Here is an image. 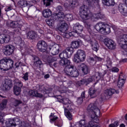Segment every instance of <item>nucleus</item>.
<instances>
[{
    "instance_id": "f257e3e1",
    "label": "nucleus",
    "mask_w": 127,
    "mask_h": 127,
    "mask_svg": "<svg viewBox=\"0 0 127 127\" xmlns=\"http://www.w3.org/2000/svg\"><path fill=\"white\" fill-rule=\"evenodd\" d=\"M79 15L87 28H90L91 26V23L87 21L88 19H91L92 21H97V20L99 18H104L105 17V15L101 12L96 14L92 13L85 5H83L80 7Z\"/></svg>"
},
{
    "instance_id": "f03ea898",
    "label": "nucleus",
    "mask_w": 127,
    "mask_h": 127,
    "mask_svg": "<svg viewBox=\"0 0 127 127\" xmlns=\"http://www.w3.org/2000/svg\"><path fill=\"white\" fill-rule=\"evenodd\" d=\"M112 28L114 30L115 34L118 37V42L124 52V55L127 56V34L122 35V29L118 28L116 25L112 26Z\"/></svg>"
},
{
    "instance_id": "7ed1b4c3",
    "label": "nucleus",
    "mask_w": 127,
    "mask_h": 127,
    "mask_svg": "<svg viewBox=\"0 0 127 127\" xmlns=\"http://www.w3.org/2000/svg\"><path fill=\"white\" fill-rule=\"evenodd\" d=\"M101 78H103L102 73L99 72H95V75L92 76L88 79H81V80L77 81V85H78V86H82V85H84V84L88 85V84H90L91 82H93V81L98 82V81H99Z\"/></svg>"
},
{
    "instance_id": "20e7f679",
    "label": "nucleus",
    "mask_w": 127,
    "mask_h": 127,
    "mask_svg": "<svg viewBox=\"0 0 127 127\" xmlns=\"http://www.w3.org/2000/svg\"><path fill=\"white\" fill-rule=\"evenodd\" d=\"M16 44L19 45L22 55L25 56L28 55V54H30L32 52L31 49L25 47L26 45L24 44V41H22L21 38L18 37L16 39Z\"/></svg>"
},
{
    "instance_id": "39448f33",
    "label": "nucleus",
    "mask_w": 127,
    "mask_h": 127,
    "mask_svg": "<svg viewBox=\"0 0 127 127\" xmlns=\"http://www.w3.org/2000/svg\"><path fill=\"white\" fill-rule=\"evenodd\" d=\"M95 29L105 35L111 33V27L103 22L97 23L95 25Z\"/></svg>"
},
{
    "instance_id": "423d86ee",
    "label": "nucleus",
    "mask_w": 127,
    "mask_h": 127,
    "mask_svg": "<svg viewBox=\"0 0 127 127\" xmlns=\"http://www.w3.org/2000/svg\"><path fill=\"white\" fill-rule=\"evenodd\" d=\"M87 111L92 114V115H91V118L93 119V120H94V119H96L97 122L99 121L98 117H100L101 111L94 104H90L87 107Z\"/></svg>"
},
{
    "instance_id": "0eeeda50",
    "label": "nucleus",
    "mask_w": 127,
    "mask_h": 127,
    "mask_svg": "<svg viewBox=\"0 0 127 127\" xmlns=\"http://www.w3.org/2000/svg\"><path fill=\"white\" fill-rule=\"evenodd\" d=\"M38 91H36V90H31L29 91V95H30V96L36 97L37 98H42V97H43V94H42L45 95L47 89L45 88L44 85H39ZM38 92H41V93Z\"/></svg>"
},
{
    "instance_id": "6e6552de",
    "label": "nucleus",
    "mask_w": 127,
    "mask_h": 127,
    "mask_svg": "<svg viewBox=\"0 0 127 127\" xmlns=\"http://www.w3.org/2000/svg\"><path fill=\"white\" fill-rule=\"evenodd\" d=\"M86 59V53L82 50H78L76 53L74 55L73 59V62L75 63H80V62H84Z\"/></svg>"
},
{
    "instance_id": "1a4fd4ad",
    "label": "nucleus",
    "mask_w": 127,
    "mask_h": 127,
    "mask_svg": "<svg viewBox=\"0 0 127 127\" xmlns=\"http://www.w3.org/2000/svg\"><path fill=\"white\" fill-rule=\"evenodd\" d=\"M9 127H27V125L25 124V122H21L19 119L15 118L13 119H10L8 120Z\"/></svg>"
},
{
    "instance_id": "9d476101",
    "label": "nucleus",
    "mask_w": 127,
    "mask_h": 127,
    "mask_svg": "<svg viewBox=\"0 0 127 127\" xmlns=\"http://www.w3.org/2000/svg\"><path fill=\"white\" fill-rule=\"evenodd\" d=\"M64 72L68 76L74 77V78H76L79 76V71L73 65H70V67H65Z\"/></svg>"
},
{
    "instance_id": "9b49d317",
    "label": "nucleus",
    "mask_w": 127,
    "mask_h": 127,
    "mask_svg": "<svg viewBox=\"0 0 127 127\" xmlns=\"http://www.w3.org/2000/svg\"><path fill=\"white\" fill-rule=\"evenodd\" d=\"M14 86L13 87L14 94L16 96H19L20 92H21V87L23 86L22 82L18 79H16L14 80Z\"/></svg>"
},
{
    "instance_id": "f8f14e48",
    "label": "nucleus",
    "mask_w": 127,
    "mask_h": 127,
    "mask_svg": "<svg viewBox=\"0 0 127 127\" xmlns=\"http://www.w3.org/2000/svg\"><path fill=\"white\" fill-rule=\"evenodd\" d=\"M85 40L91 44L92 49L94 50V51H96L97 52V51L99 50L100 46L99 45L98 42H97V41H96L95 39H91V38H90V36H86L85 37Z\"/></svg>"
},
{
    "instance_id": "ddd939ff",
    "label": "nucleus",
    "mask_w": 127,
    "mask_h": 127,
    "mask_svg": "<svg viewBox=\"0 0 127 127\" xmlns=\"http://www.w3.org/2000/svg\"><path fill=\"white\" fill-rule=\"evenodd\" d=\"M74 53V50L72 48H66L65 50L60 54L59 57L61 59H66V58H70L71 55Z\"/></svg>"
},
{
    "instance_id": "4468645a",
    "label": "nucleus",
    "mask_w": 127,
    "mask_h": 127,
    "mask_svg": "<svg viewBox=\"0 0 127 127\" xmlns=\"http://www.w3.org/2000/svg\"><path fill=\"white\" fill-rule=\"evenodd\" d=\"M64 115L69 121H72L73 116L70 112H72L73 108L71 107L70 104H64Z\"/></svg>"
},
{
    "instance_id": "2eb2a0df",
    "label": "nucleus",
    "mask_w": 127,
    "mask_h": 127,
    "mask_svg": "<svg viewBox=\"0 0 127 127\" xmlns=\"http://www.w3.org/2000/svg\"><path fill=\"white\" fill-rule=\"evenodd\" d=\"M6 104H7V100H6V99L3 100L1 104H0V123L1 124H3V123H4L3 117L5 116L4 113L1 111H2L3 109H5L6 107Z\"/></svg>"
},
{
    "instance_id": "dca6fc26",
    "label": "nucleus",
    "mask_w": 127,
    "mask_h": 127,
    "mask_svg": "<svg viewBox=\"0 0 127 127\" xmlns=\"http://www.w3.org/2000/svg\"><path fill=\"white\" fill-rule=\"evenodd\" d=\"M10 26L12 28L15 29L14 31H15L16 33L20 34L21 32V27H22V25L20 24V22L12 21L10 23Z\"/></svg>"
},
{
    "instance_id": "f3484780",
    "label": "nucleus",
    "mask_w": 127,
    "mask_h": 127,
    "mask_svg": "<svg viewBox=\"0 0 127 127\" xmlns=\"http://www.w3.org/2000/svg\"><path fill=\"white\" fill-rule=\"evenodd\" d=\"M11 87H12V81L6 79L2 83V85L1 86V89L2 91H8V90H10Z\"/></svg>"
},
{
    "instance_id": "a211bd4d",
    "label": "nucleus",
    "mask_w": 127,
    "mask_h": 127,
    "mask_svg": "<svg viewBox=\"0 0 127 127\" xmlns=\"http://www.w3.org/2000/svg\"><path fill=\"white\" fill-rule=\"evenodd\" d=\"M14 51V46L11 45L5 46L3 50V52L6 56H9V55H11V54L13 53Z\"/></svg>"
},
{
    "instance_id": "6ab92c4d",
    "label": "nucleus",
    "mask_w": 127,
    "mask_h": 127,
    "mask_svg": "<svg viewBox=\"0 0 127 127\" xmlns=\"http://www.w3.org/2000/svg\"><path fill=\"white\" fill-rule=\"evenodd\" d=\"M37 48L41 52H45L47 50H48L47 48V44L44 41H40L38 42L37 45Z\"/></svg>"
},
{
    "instance_id": "aec40b11",
    "label": "nucleus",
    "mask_w": 127,
    "mask_h": 127,
    "mask_svg": "<svg viewBox=\"0 0 127 127\" xmlns=\"http://www.w3.org/2000/svg\"><path fill=\"white\" fill-rule=\"evenodd\" d=\"M104 43L109 49H116V43L111 39L106 38L104 40Z\"/></svg>"
},
{
    "instance_id": "412c9836",
    "label": "nucleus",
    "mask_w": 127,
    "mask_h": 127,
    "mask_svg": "<svg viewBox=\"0 0 127 127\" xmlns=\"http://www.w3.org/2000/svg\"><path fill=\"white\" fill-rule=\"evenodd\" d=\"M119 93H120L119 90L110 88L104 91V97H111V96H113L114 94H119Z\"/></svg>"
},
{
    "instance_id": "4be33fe9",
    "label": "nucleus",
    "mask_w": 127,
    "mask_h": 127,
    "mask_svg": "<svg viewBox=\"0 0 127 127\" xmlns=\"http://www.w3.org/2000/svg\"><path fill=\"white\" fill-rule=\"evenodd\" d=\"M86 2L88 3L89 6L97 7L100 10V0H86Z\"/></svg>"
},
{
    "instance_id": "5701e85b",
    "label": "nucleus",
    "mask_w": 127,
    "mask_h": 127,
    "mask_svg": "<svg viewBox=\"0 0 127 127\" xmlns=\"http://www.w3.org/2000/svg\"><path fill=\"white\" fill-rule=\"evenodd\" d=\"M49 50L51 51L52 55H57L59 53V46L57 44L54 45L48 48V51Z\"/></svg>"
},
{
    "instance_id": "b1692460",
    "label": "nucleus",
    "mask_w": 127,
    "mask_h": 127,
    "mask_svg": "<svg viewBox=\"0 0 127 127\" xmlns=\"http://www.w3.org/2000/svg\"><path fill=\"white\" fill-rule=\"evenodd\" d=\"M84 29V27L83 26L79 24H76L74 25L73 26V32L74 33H75L76 34H80L83 31V29Z\"/></svg>"
},
{
    "instance_id": "393cba45",
    "label": "nucleus",
    "mask_w": 127,
    "mask_h": 127,
    "mask_svg": "<svg viewBox=\"0 0 127 127\" xmlns=\"http://www.w3.org/2000/svg\"><path fill=\"white\" fill-rule=\"evenodd\" d=\"M60 64L65 68H70V66L71 65H70L71 62L67 59H62L61 61H60Z\"/></svg>"
},
{
    "instance_id": "a878e982",
    "label": "nucleus",
    "mask_w": 127,
    "mask_h": 127,
    "mask_svg": "<svg viewBox=\"0 0 127 127\" xmlns=\"http://www.w3.org/2000/svg\"><path fill=\"white\" fill-rule=\"evenodd\" d=\"M126 83V77L124 76V74H120L117 86L119 88H122Z\"/></svg>"
},
{
    "instance_id": "bb28decb",
    "label": "nucleus",
    "mask_w": 127,
    "mask_h": 127,
    "mask_svg": "<svg viewBox=\"0 0 127 127\" xmlns=\"http://www.w3.org/2000/svg\"><path fill=\"white\" fill-rule=\"evenodd\" d=\"M118 8L120 12L124 15L127 16V7H126L125 4L121 3L118 6Z\"/></svg>"
},
{
    "instance_id": "cd10ccee",
    "label": "nucleus",
    "mask_w": 127,
    "mask_h": 127,
    "mask_svg": "<svg viewBox=\"0 0 127 127\" xmlns=\"http://www.w3.org/2000/svg\"><path fill=\"white\" fill-rule=\"evenodd\" d=\"M6 58H4L0 60V69L1 71H6Z\"/></svg>"
},
{
    "instance_id": "c85d7f7f",
    "label": "nucleus",
    "mask_w": 127,
    "mask_h": 127,
    "mask_svg": "<svg viewBox=\"0 0 127 127\" xmlns=\"http://www.w3.org/2000/svg\"><path fill=\"white\" fill-rule=\"evenodd\" d=\"M78 4V1L77 0H68L64 3L65 7H68V6H75Z\"/></svg>"
},
{
    "instance_id": "c756f323",
    "label": "nucleus",
    "mask_w": 127,
    "mask_h": 127,
    "mask_svg": "<svg viewBox=\"0 0 127 127\" xmlns=\"http://www.w3.org/2000/svg\"><path fill=\"white\" fill-rule=\"evenodd\" d=\"M102 2L106 6H115L116 4L115 0H102Z\"/></svg>"
},
{
    "instance_id": "7c9ffc66",
    "label": "nucleus",
    "mask_w": 127,
    "mask_h": 127,
    "mask_svg": "<svg viewBox=\"0 0 127 127\" xmlns=\"http://www.w3.org/2000/svg\"><path fill=\"white\" fill-rule=\"evenodd\" d=\"M59 30L62 32H66V30H68V25L67 23L64 22L61 24V25L58 27Z\"/></svg>"
},
{
    "instance_id": "2f4dec72",
    "label": "nucleus",
    "mask_w": 127,
    "mask_h": 127,
    "mask_svg": "<svg viewBox=\"0 0 127 127\" xmlns=\"http://www.w3.org/2000/svg\"><path fill=\"white\" fill-rule=\"evenodd\" d=\"M42 14L44 17L47 18L48 17H50V16L52 15V11L50 9H45L43 10Z\"/></svg>"
},
{
    "instance_id": "473e14b6",
    "label": "nucleus",
    "mask_w": 127,
    "mask_h": 127,
    "mask_svg": "<svg viewBox=\"0 0 127 127\" xmlns=\"http://www.w3.org/2000/svg\"><path fill=\"white\" fill-rule=\"evenodd\" d=\"M17 4L19 7L23 8L26 6H29V2L25 0H20L17 2Z\"/></svg>"
},
{
    "instance_id": "72a5a7b5",
    "label": "nucleus",
    "mask_w": 127,
    "mask_h": 127,
    "mask_svg": "<svg viewBox=\"0 0 127 127\" xmlns=\"http://www.w3.org/2000/svg\"><path fill=\"white\" fill-rule=\"evenodd\" d=\"M6 65H7V67H6V71H7V70H9L10 68H12L13 66V61L11 59H6Z\"/></svg>"
},
{
    "instance_id": "f704fd0d",
    "label": "nucleus",
    "mask_w": 127,
    "mask_h": 127,
    "mask_svg": "<svg viewBox=\"0 0 127 127\" xmlns=\"http://www.w3.org/2000/svg\"><path fill=\"white\" fill-rule=\"evenodd\" d=\"M36 37H37V34L33 31H31L27 34V38H28V39L33 40L35 39Z\"/></svg>"
},
{
    "instance_id": "c9c22d12",
    "label": "nucleus",
    "mask_w": 127,
    "mask_h": 127,
    "mask_svg": "<svg viewBox=\"0 0 127 127\" xmlns=\"http://www.w3.org/2000/svg\"><path fill=\"white\" fill-rule=\"evenodd\" d=\"M81 68V70L84 75H87V74H88V73L90 72V69H89V67H88V66H87L86 64H82Z\"/></svg>"
},
{
    "instance_id": "e433bc0d",
    "label": "nucleus",
    "mask_w": 127,
    "mask_h": 127,
    "mask_svg": "<svg viewBox=\"0 0 127 127\" xmlns=\"http://www.w3.org/2000/svg\"><path fill=\"white\" fill-rule=\"evenodd\" d=\"M71 47L67 48H72V49L74 48L75 49H77V48L80 47V42L78 41H73L71 42Z\"/></svg>"
},
{
    "instance_id": "4c0bfd02",
    "label": "nucleus",
    "mask_w": 127,
    "mask_h": 127,
    "mask_svg": "<svg viewBox=\"0 0 127 127\" xmlns=\"http://www.w3.org/2000/svg\"><path fill=\"white\" fill-rule=\"evenodd\" d=\"M63 33V37L65 38H70L71 36H74L75 37H77V36H76V35L74 33L73 31L71 32H69V33H66V32H64Z\"/></svg>"
},
{
    "instance_id": "58836bf2",
    "label": "nucleus",
    "mask_w": 127,
    "mask_h": 127,
    "mask_svg": "<svg viewBox=\"0 0 127 127\" xmlns=\"http://www.w3.org/2000/svg\"><path fill=\"white\" fill-rule=\"evenodd\" d=\"M34 60L35 61L34 62V65H35V66H40V65H42V62L41 61H40V60L39 59V58H38V57H35L34 58Z\"/></svg>"
},
{
    "instance_id": "ea45409f",
    "label": "nucleus",
    "mask_w": 127,
    "mask_h": 127,
    "mask_svg": "<svg viewBox=\"0 0 127 127\" xmlns=\"http://www.w3.org/2000/svg\"><path fill=\"white\" fill-rule=\"evenodd\" d=\"M50 119V123L52 124L56 122V120L58 119V117L55 116L53 113H51L49 117Z\"/></svg>"
},
{
    "instance_id": "a19ab883",
    "label": "nucleus",
    "mask_w": 127,
    "mask_h": 127,
    "mask_svg": "<svg viewBox=\"0 0 127 127\" xmlns=\"http://www.w3.org/2000/svg\"><path fill=\"white\" fill-rule=\"evenodd\" d=\"M54 21H55V20L53 17H51L50 19L48 20L46 22L49 26H54Z\"/></svg>"
},
{
    "instance_id": "79ce46f5",
    "label": "nucleus",
    "mask_w": 127,
    "mask_h": 127,
    "mask_svg": "<svg viewBox=\"0 0 127 127\" xmlns=\"http://www.w3.org/2000/svg\"><path fill=\"white\" fill-rule=\"evenodd\" d=\"M64 19L67 21H71V20H73V15L71 14H66L64 15Z\"/></svg>"
},
{
    "instance_id": "37998d69",
    "label": "nucleus",
    "mask_w": 127,
    "mask_h": 127,
    "mask_svg": "<svg viewBox=\"0 0 127 127\" xmlns=\"http://www.w3.org/2000/svg\"><path fill=\"white\" fill-rule=\"evenodd\" d=\"M95 60H96V61H99V60H100V58L98 57H94V58L89 57L88 59V61L90 63L94 62V63H96V62H95Z\"/></svg>"
},
{
    "instance_id": "c03bdc74",
    "label": "nucleus",
    "mask_w": 127,
    "mask_h": 127,
    "mask_svg": "<svg viewBox=\"0 0 127 127\" xmlns=\"http://www.w3.org/2000/svg\"><path fill=\"white\" fill-rule=\"evenodd\" d=\"M10 41V36L4 34V43H8Z\"/></svg>"
},
{
    "instance_id": "a18cd8bd",
    "label": "nucleus",
    "mask_w": 127,
    "mask_h": 127,
    "mask_svg": "<svg viewBox=\"0 0 127 127\" xmlns=\"http://www.w3.org/2000/svg\"><path fill=\"white\" fill-rule=\"evenodd\" d=\"M52 2V0H43L44 5H45V6H49Z\"/></svg>"
},
{
    "instance_id": "49530a36",
    "label": "nucleus",
    "mask_w": 127,
    "mask_h": 127,
    "mask_svg": "<svg viewBox=\"0 0 127 127\" xmlns=\"http://www.w3.org/2000/svg\"><path fill=\"white\" fill-rule=\"evenodd\" d=\"M95 93H96V91L94 88H91L89 89V95H90L91 98H94V97H92V96H94Z\"/></svg>"
},
{
    "instance_id": "de8ad7c7",
    "label": "nucleus",
    "mask_w": 127,
    "mask_h": 127,
    "mask_svg": "<svg viewBox=\"0 0 127 127\" xmlns=\"http://www.w3.org/2000/svg\"><path fill=\"white\" fill-rule=\"evenodd\" d=\"M20 104H22V102L20 100H15L13 102V105L14 107H17V106L20 105Z\"/></svg>"
},
{
    "instance_id": "09e8293b",
    "label": "nucleus",
    "mask_w": 127,
    "mask_h": 127,
    "mask_svg": "<svg viewBox=\"0 0 127 127\" xmlns=\"http://www.w3.org/2000/svg\"><path fill=\"white\" fill-rule=\"evenodd\" d=\"M56 16L59 18H62L63 17H65V15H64V13L63 12H59L58 13L56 14Z\"/></svg>"
},
{
    "instance_id": "8fccbe9b",
    "label": "nucleus",
    "mask_w": 127,
    "mask_h": 127,
    "mask_svg": "<svg viewBox=\"0 0 127 127\" xmlns=\"http://www.w3.org/2000/svg\"><path fill=\"white\" fill-rule=\"evenodd\" d=\"M55 60H54V58L52 57H49L47 59V63L49 64V65H50L51 63H53Z\"/></svg>"
},
{
    "instance_id": "3c124183",
    "label": "nucleus",
    "mask_w": 127,
    "mask_h": 127,
    "mask_svg": "<svg viewBox=\"0 0 127 127\" xmlns=\"http://www.w3.org/2000/svg\"><path fill=\"white\" fill-rule=\"evenodd\" d=\"M28 72H26L23 74V76L22 77V79L25 81H28Z\"/></svg>"
},
{
    "instance_id": "603ef678",
    "label": "nucleus",
    "mask_w": 127,
    "mask_h": 127,
    "mask_svg": "<svg viewBox=\"0 0 127 127\" xmlns=\"http://www.w3.org/2000/svg\"><path fill=\"white\" fill-rule=\"evenodd\" d=\"M4 34H0V43L1 44L4 43Z\"/></svg>"
},
{
    "instance_id": "864d4df0",
    "label": "nucleus",
    "mask_w": 127,
    "mask_h": 127,
    "mask_svg": "<svg viewBox=\"0 0 127 127\" xmlns=\"http://www.w3.org/2000/svg\"><path fill=\"white\" fill-rule=\"evenodd\" d=\"M119 126V122L118 121H115L114 123L111 124L109 125V127H118Z\"/></svg>"
},
{
    "instance_id": "5fc2aeb1",
    "label": "nucleus",
    "mask_w": 127,
    "mask_h": 127,
    "mask_svg": "<svg viewBox=\"0 0 127 127\" xmlns=\"http://www.w3.org/2000/svg\"><path fill=\"white\" fill-rule=\"evenodd\" d=\"M55 125L57 126L58 127H61L63 126L62 121H60L59 122H56L55 123Z\"/></svg>"
},
{
    "instance_id": "6e6d98bb",
    "label": "nucleus",
    "mask_w": 127,
    "mask_h": 127,
    "mask_svg": "<svg viewBox=\"0 0 127 127\" xmlns=\"http://www.w3.org/2000/svg\"><path fill=\"white\" fill-rule=\"evenodd\" d=\"M63 10V8L61 6H58L57 7V12H62Z\"/></svg>"
},
{
    "instance_id": "4d7b16f0",
    "label": "nucleus",
    "mask_w": 127,
    "mask_h": 127,
    "mask_svg": "<svg viewBox=\"0 0 127 127\" xmlns=\"http://www.w3.org/2000/svg\"><path fill=\"white\" fill-rule=\"evenodd\" d=\"M112 71L114 72V73H117L119 71H120V69H119V68L117 67H114L112 68Z\"/></svg>"
},
{
    "instance_id": "13d9d810",
    "label": "nucleus",
    "mask_w": 127,
    "mask_h": 127,
    "mask_svg": "<svg viewBox=\"0 0 127 127\" xmlns=\"http://www.w3.org/2000/svg\"><path fill=\"white\" fill-rule=\"evenodd\" d=\"M59 92H60L62 94L63 93H66V90L63 87H61L59 89Z\"/></svg>"
},
{
    "instance_id": "bf43d9fd",
    "label": "nucleus",
    "mask_w": 127,
    "mask_h": 127,
    "mask_svg": "<svg viewBox=\"0 0 127 127\" xmlns=\"http://www.w3.org/2000/svg\"><path fill=\"white\" fill-rule=\"evenodd\" d=\"M106 62L107 63V65H112V61L110 58H107Z\"/></svg>"
},
{
    "instance_id": "052dcab7",
    "label": "nucleus",
    "mask_w": 127,
    "mask_h": 127,
    "mask_svg": "<svg viewBox=\"0 0 127 127\" xmlns=\"http://www.w3.org/2000/svg\"><path fill=\"white\" fill-rule=\"evenodd\" d=\"M77 102L78 104H82L83 103V99L81 97H79L77 99Z\"/></svg>"
},
{
    "instance_id": "680f3d73",
    "label": "nucleus",
    "mask_w": 127,
    "mask_h": 127,
    "mask_svg": "<svg viewBox=\"0 0 127 127\" xmlns=\"http://www.w3.org/2000/svg\"><path fill=\"white\" fill-rule=\"evenodd\" d=\"M12 9V8H11V6H7L5 8V11H9L10 10H11Z\"/></svg>"
},
{
    "instance_id": "e2e57ef3",
    "label": "nucleus",
    "mask_w": 127,
    "mask_h": 127,
    "mask_svg": "<svg viewBox=\"0 0 127 127\" xmlns=\"http://www.w3.org/2000/svg\"><path fill=\"white\" fill-rule=\"evenodd\" d=\"M20 65V62H17V63H16L15 64V66L16 68H18V67H19Z\"/></svg>"
},
{
    "instance_id": "0e129e2a",
    "label": "nucleus",
    "mask_w": 127,
    "mask_h": 127,
    "mask_svg": "<svg viewBox=\"0 0 127 127\" xmlns=\"http://www.w3.org/2000/svg\"><path fill=\"white\" fill-rule=\"evenodd\" d=\"M39 33H40V34H43V35L45 34V32H44V31H43V30H42L41 29L39 30Z\"/></svg>"
},
{
    "instance_id": "69168bd1",
    "label": "nucleus",
    "mask_w": 127,
    "mask_h": 127,
    "mask_svg": "<svg viewBox=\"0 0 127 127\" xmlns=\"http://www.w3.org/2000/svg\"><path fill=\"white\" fill-rule=\"evenodd\" d=\"M122 63H127V58L123 59L121 61Z\"/></svg>"
},
{
    "instance_id": "338daca9",
    "label": "nucleus",
    "mask_w": 127,
    "mask_h": 127,
    "mask_svg": "<svg viewBox=\"0 0 127 127\" xmlns=\"http://www.w3.org/2000/svg\"><path fill=\"white\" fill-rule=\"evenodd\" d=\"M80 98H82V99H85V92L84 91L82 92Z\"/></svg>"
},
{
    "instance_id": "774afa93",
    "label": "nucleus",
    "mask_w": 127,
    "mask_h": 127,
    "mask_svg": "<svg viewBox=\"0 0 127 127\" xmlns=\"http://www.w3.org/2000/svg\"><path fill=\"white\" fill-rule=\"evenodd\" d=\"M49 77H50V75L48 74H46L44 76L45 79H48V78H49Z\"/></svg>"
}]
</instances>
